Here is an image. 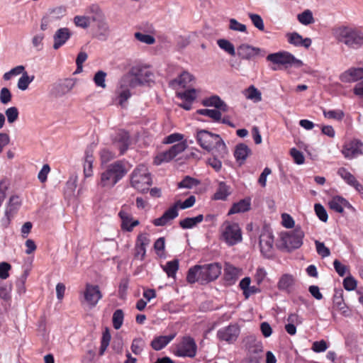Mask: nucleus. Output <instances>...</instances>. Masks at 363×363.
<instances>
[{
	"label": "nucleus",
	"instance_id": "nucleus-1",
	"mask_svg": "<svg viewBox=\"0 0 363 363\" xmlns=\"http://www.w3.org/2000/svg\"><path fill=\"white\" fill-rule=\"evenodd\" d=\"M222 266L219 262L195 265L187 273L186 280L190 284L199 282L206 284L216 280L221 274Z\"/></svg>",
	"mask_w": 363,
	"mask_h": 363
},
{
	"label": "nucleus",
	"instance_id": "nucleus-2",
	"mask_svg": "<svg viewBox=\"0 0 363 363\" xmlns=\"http://www.w3.org/2000/svg\"><path fill=\"white\" fill-rule=\"evenodd\" d=\"M127 173L121 161H116L108 164L101 173L99 185L103 188H113Z\"/></svg>",
	"mask_w": 363,
	"mask_h": 363
},
{
	"label": "nucleus",
	"instance_id": "nucleus-3",
	"mask_svg": "<svg viewBox=\"0 0 363 363\" xmlns=\"http://www.w3.org/2000/svg\"><path fill=\"white\" fill-rule=\"evenodd\" d=\"M335 38L350 48L358 49L363 46V33L357 28L342 26L335 31Z\"/></svg>",
	"mask_w": 363,
	"mask_h": 363
},
{
	"label": "nucleus",
	"instance_id": "nucleus-4",
	"mask_svg": "<svg viewBox=\"0 0 363 363\" xmlns=\"http://www.w3.org/2000/svg\"><path fill=\"white\" fill-rule=\"evenodd\" d=\"M131 186L141 193L149 190L152 185V178L147 167L144 164L138 165L132 172Z\"/></svg>",
	"mask_w": 363,
	"mask_h": 363
},
{
	"label": "nucleus",
	"instance_id": "nucleus-5",
	"mask_svg": "<svg viewBox=\"0 0 363 363\" xmlns=\"http://www.w3.org/2000/svg\"><path fill=\"white\" fill-rule=\"evenodd\" d=\"M267 60L274 64L282 66L284 69L289 67H301L303 65L301 60L296 58L288 52H278L267 55Z\"/></svg>",
	"mask_w": 363,
	"mask_h": 363
},
{
	"label": "nucleus",
	"instance_id": "nucleus-6",
	"mask_svg": "<svg viewBox=\"0 0 363 363\" xmlns=\"http://www.w3.org/2000/svg\"><path fill=\"white\" fill-rule=\"evenodd\" d=\"M151 75L152 73L146 69L140 66H134L130 69L128 74L122 78L121 82L128 83L130 86L135 87L143 84Z\"/></svg>",
	"mask_w": 363,
	"mask_h": 363
},
{
	"label": "nucleus",
	"instance_id": "nucleus-7",
	"mask_svg": "<svg viewBox=\"0 0 363 363\" xmlns=\"http://www.w3.org/2000/svg\"><path fill=\"white\" fill-rule=\"evenodd\" d=\"M303 233L300 229L281 234V245L287 250L291 251L300 247L303 243Z\"/></svg>",
	"mask_w": 363,
	"mask_h": 363
},
{
	"label": "nucleus",
	"instance_id": "nucleus-8",
	"mask_svg": "<svg viewBox=\"0 0 363 363\" xmlns=\"http://www.w3.org/2000/svg\"><path fill=\"white\" fill-rule=\"evenodd\" d=\"M196 352L197 345L194 340L190 336H184L177 345L174 354L177 357L193 358L196 356Z\"/></svg>",
	"mask_w": 363,
	"mask_h": 363
},
{
	"label": "nucleus",
	"instance_id": "nucleus-9",
	"mask_svg": "<svg viewBox=\"0 0 363 363\" xmlns=\"http://www.w3.org/2000/svg\"><path fill=\"white\" fill-rule=\"evenodd\" d=\"M259 248L262 255L267 259L274 256V236L269 230H264L259 236Z\"/></svg>",
	"mask_w": 363,
	"mask_h": 363
},
{
	"label": "nucleus",
	"instance_id": "nucleus-10",
	"mask_svg": "<svg viewBox=\"0 0 363 363\" xmlns=\"http://www.w3.org/2000/svg\"><path fill=\"white\" fill-rule=\"evenodd\" d=\"M186 147L185 142H179L172 145L167 151L159 154L155 159V163L159 165L162 162H168L183 152Z\"/></svg>",
	"mask_w": 363,
	"mask_h": 363
},
{
	"label": "nucleus",
	"instance_id": "nucleus-11",
	"mask_svg": "<svg viewBox=\"0 0 363 363\" xmlns=\"http://www.w3.org/2000/svg\"><path fill=\"white\" fill-rule=\"evenodd\" d=\"M225 241L230 246L242 240L241 229L238 223H226L223 232Z\"/></svg>",
	"mask_w": 363,
	"mask_h": 363
},
{
	"label": "nucleus",
	"instance_id": "nucleus-12",
	"mask_svg": "<svg viewBox=\"0 0 363 363\" xmlns=\"http://www.w3.org/2000/svg\"><path fill=\"white\" fill-rule=\"evenodd\" d=\"M240 333V328L239 325L237 323H234L220 328L217 333V336L220 340L231 344L237 340Z\"/></svg>",
	"mask_w": 363,
	"mask_h": 363
},
{
	"label": "nucleus",
	"instance_id": "nucleus-13",
	"mask_svg": "<svg viewBox=\"0 0 363 363\" xmlns=\"http://www.w3.org/2000/svg\"><path fill=\"white\" fill-rule=\"evenodd\" d=\"M218 138V135L206 130H200L196 133V140L199 145L207 151L213 150L214 141Z\"/></svg>",
	"mask_w": 363,
	"mask_h": 363
},
{
	"label": "nucleus",
	"instance_id": "nucleus-14",
	"mask_svg": "<svg viewBox=\"0 0 363 363\" xmlns=\"http://www.w3.org/2000/svg\"><path fill=\"white\" fill-rule=\"evenodd\" d=\"M84 298L89 306H96L99 301L102 298V294L99 286L86 284L84 292Z\"/></svg>",
	"mask_w": 363,
	"mask_h": 363
},
{
	"label": "nucleus",
	"instance_id": "nucleus-15",
	"mask_svg": "<svg viewBox=\"0 0 363 363\" xmlns=\"http://www.w3.org/2000/svg\"><path fill=\"white\" fill-rule=\"evenodd\" d=\"M363 143L359 140H353L343 146L342 153L347 159H353L363 153Z\"/></svg>",
	"mask_w": 363,
	"mask_h": 363
},
{
	"label": "nucleus",
	"instance_id": "nucleus-16",
	"mask_svg": "<svg viewBox=\"0 0 363 363\" xmlns=\"http://www.w3.org/2000/svg\"><path fill=\"white\" fill-rule=\"evenodd\" d=\"M72 35V33L68 28L57 29L53 35V49L57 50L64 45L71 38Z\"/></svg>",
	"mask_w": 363,
	"mask_h": 363
},
{
	"label": "nucleus",
	"instance_id": "nucleus-17",
	"mask_svg": "<svg viewBox=\"0 0 363 363\" xmlns=\"http://www.w3.org/2000/svg\"><path fill=\"white\" fill-rule=\"evenodd\" d=\"M337 174L348 185L353 187L359 194H363V186L345 168H340Z\"/></svg>",
	"mask_w": 363,
	"mask_h": 363
},
{
	"label": "nucleus",
	"instance_id": "nucleus-18",
	"mask_svg": "<svg viewBox=\"0 0 363 363\" xmlns=\"http://www.w3.org/2000/svg\"><path fill=\"white\" fill-rule=\"evenodd\" d=\"M179 215L177 204H174L169 209L164 211L162 216L158 218H155L152 223L155 226H164L169 221L176 218Z\"/></svg>",
	"mask_w": 363,
	"mask_h": 363
},
{
	"label": "nucleus",
	"instance_id": "nucleus-19",
	"mask_svg": "<svg viewBox=\"0 0 363 363\" xmlns=\"http://www.w3.org/2000/svg\"><path fill=\"white\" fill-rule=\"evenodd\" d=\"M118 216L121 220V229L124 231L131 232L140 223L138 220H133L131 214L124 209L119 211Z\"/></svg>",
	"mask_w": 363,
	"mask_h": 363
},
{
	"label": "nucleus",
	"instance_id": "nucleus-20",
	"mask_svg": "<svg viewBox=\"0 0 363 363\" xmlns=\"http://www.w3.org/2000/svg\"><path fill=\"white\" fill-rule=\"evenodd\" d=\"M261 50L258 48L252 47L247 44H242L237 48V54L244 60H250L253 57L258 55Z\"/></svg>",
	"mask_w": 363,
	"mask_h": 363
},
{
	"label": "nucleus",
	"instance_id": "nucleus-21",
	"mask_svg": "<svg viewBox=\"0 0 363 363\" xmlns=\"http://www.w3.org/2000/svg\"><path fill=\"white\" fill-rule=\"evenodd\" d=\"M74 86L72 79H66L53 85L52 93L57 97L62 96L69 92Z\"/></svg>",
	"mask_w": 363,
	"mask_h": 363
},
{
	"label": "nucleus",
	"instance_id": "nucleus-22",
	"mask_svg": "<svg viewBox=\"0 0 363 363\" xmlns=\"http://www.w3.org/2000/svg\"><path fill=\"white\" fill-rule=\"evenodd\" d=\"M113 143L116 147L119 149L120 154H124L128 150L130 143V135L128 133L125 131H120L116 136Z\"/></svg>",
	"mask_w": 363,
	"mask_h": 363
},
{
	"label": "nucleus",
	"instance_id": "nucleus-23",
	"mask_svg": "<svg viewBox=\"0 0 363 363\" xmlns=\"http://www.w3.org/2000/svg\"><path fill=\"white\" fill-rule=\"evenodd\" d=\"M205 106H212L220 112H227L229 109L228 106L217 95H213L209 98L205 99L203 102Z\"/></svg>",
	"mask_w": 363,
	"mask_h": 363
},
{
	"label": "nucleus",
	"instance_id": "nucleus-24",
	"mask_svg": "<svg viewBox=\"0 0 363 363\" xmlns=\"http://www.w3.org/2000/svg\"><path fill=\"white\" fill-rule=\"evenodd\" d=\"M241 269L230 263H225L224 268V279L229 284H234L240 275Z\"/></svg>",
	"mask_w": 363,
	"mask_h": 363
},
{
	"label": "nucleus",
	"instance_id": "nucleus-25",
	"mask_svg": "<svg viewBox=\"0 0 363 363\" xmlns=\"http://www.w3.org/2000/svg\"><path fill=\"white\" fill-rule=\"evenodd\" d=\"M296 283V279L292 274H283L277 284V287L281 291L290 292Z\"/></svg>",
	"mask_w": 363,
	"mask_h": 363
},
{
	"label": "nucleus",
	"instance_id": "nucleus-26",
	"mask_svg": "<svg viewBox=\"0 0 363 363\" xmlns=\"http://www.w3.org/2000/svg\"><path fill=\"white\" fill-rule=\"evenodd\" d=\"M250 154L251 150L245 143H240L236 145L234 156L240 165L245 162Z\"/></svg>",
	"mask_w": 363,
	"mask_h": 363
},
{
	"label": "nucleus",
	"instance_id": "nucleus-27",
	"mask_svg": "<svg viewBox=\"0 0 363 363\" xmlns=\"http://www.w3.org/2000/svg\"><path fill=\"white\" fill-rule=\"evenodd\" d=\"M175 335V334H172L156 337L151 342V347L156 351L161 350L174 338Z\"/></svg>",
	"mask_w": 363,
	"mask_h": 363
},
{
	"label": "nucleus",
	"instance_id": "nucleus-28",
	"mask_svg": "<svg viewBox=\"0 0 363 363\" xmlns=\"http://www.w3.org/2000/svg\"><path fill=\"white\" fill-rule=\"evenodd\" d=\"M342 80L347 82H354L363 79V67L351 68L342 76Z\"/></svg>",
	"mask_w": 363,
	"mask_h": 363
},
{
	"label": "nucleus",
	"instance_id": "nucleus-29",
	"mask_svg": "<svg viewBox=\"0 0 363 363\" xmlns=\"http://www.w3.org/2000/svg\"><path fill=\"white\" fill-rule=\"evenodd\" d=\"M194 79V76L189 72H183L177 79H174L169 82V86L174 88L179 85L183 88L186 87Z\"/></svg>",
	"mask_w": 363,
	"mask_h": 363
},
{
	"label": "nucleus",
	"instance_id": "nucleus-30",
	"mask_svg": "<svg viewBox=\"0 0 363 363\" xmlns=\"http://www.w3.org/2000/svg\"><path fill=\"white\" fill-rule=\"evenodd\" d=\"M251 200L250 198H245L233 203L231 208L229 210L228 214H235L238 213H244L250 209Z\"/></svg>",
	"mask_w": 363,
	"mask_h": 363
},
{
	"label": "nucleus",
	"instance_id": "nucleus-31",
	"mask_svg": "<svg viewBox=\"0 0 363 363\" xmlns=\"http://www.w3.org/2000/svg\"><path fill=\"white\" fill-rule=\"evenodd\" d=\"M86 13L88 16H89L90 21L95 22L96 23L106 18L102 9L97 4L91 5L88 8Z\"/></svg>",
	"mask_w": 363,
	"mask_h": 363
},
{
	"label": "nucleus",
	"instance_id": "nucleus-32",
	"mask_svg": "<svg viewBox=\"0 0 363 363\" xmlns=\"http://www.w3.org/2000/svg\"><path fill=\"white\" fill-rule=\"evenodd\" d=\"M55 11H57L59 14L64 13L65 10L62 7L53 9L50 11L49 13L43 16L40 23V30L43 31L46 30L50 25L55 21V16L52 15Z\"/></svg>",
	"mask_w": 363,
	"mask_h": 363
},
{
	"label": "nucleus",
	"instance_id": "nucleus-33",
	"mask_svg": "<svg viewBox=\"0 0 363 363\" xmlns=\"http://www.w3.org/2000/svg\"><path fill=\"white\" fill-rule=\"evenodd\" d=\"M330 208L337 213H342L344 211V208L346 207H350V203L345 199L336 196L334 197L329 202Z\"/></svg>",
	"mask_w": 363,
	"mask_h": 363
},
{
	"label": "nucleus",
	"instance_id": "nucleus-34",
	"mask_svg": "<svg viewBox=\"0 0 363 363\" xmlns=\"http://www.w3.org/2000/svg\"><path fill=\"white\" fill-rule=\"evenodd\" d=\"M333 306L343 315H348V308L346 306L342 297V291L336 292L333 296Z\"/></svg>",
	"mask_w": 363,
	"mask_h": 363
},
{
	"label": "nucleus",
	"instance_id": "nucleus-35",
	"mask_svg": "<svg viewBox=\"0 0 363 363\" xmlns=\"http://www.w3.org/2000/svg\"><path fill=\"white\" fill-rule=\"evenodd\" d=\"M203 220V216L202 214H199L196 217L193 218H186L179 221V225L183 229H190L197 224L201 223Z\"/></svg>",
	"mask_w": 363,
	"mask_h": 363
},
{
	"label": "nucleus",
	"instance_id": "nucleus-36",
	"mask_svg": "<svg viewBox=\"0 0 363 363\" xmlns=\"http://www.w3.org/2000/svg\"><path fill=\"white\" fill-rule=\"evenodd\" d=\"M230 187L224 182H220L218 188L213 195V199L216 200H225L230 195Z\"/></svg>",
	"mask_w": 363,
	"mask_h": 363
},
{
	"label": "nucleus",
	"instance_id": "nucleus-37",
	"mask_svg": "<svg viewBox=\"0 0 363 363\" xmlns=\"http://www.w3.org/2000/svg\"><path fill=\"white\" fill-rule=\"evenodd\" d=\"M213 149L218 153L217 156L220 158H224L228 154L227 147L223 140L218 135V138H216L214 141Z\"/></svg>",
	"mask_w": 363,
	"mask_h": 363
},
{
	"label": "nucleus",
	"instance_id": "nucleus-38",
	"mask_svg": "<svg viewBox=\"0 0 363 363\" xmlns=\"http://www.w3.org/2000/svg\"><path fill=\"white\" fill-rule=\"evenodd\" d=\"M97 30L99 32L98 38L100 40H105L110 33V28L106 19L104 18L101 21L96 23Z\"/></svg>",
	"mask_w": 363,
	"mask_h": 363
},
{
	"label": "nucleus",
	"instance_id": "nucleus-39",
	"mask_svg": "<svg viewBox=\"0 0 363 363\" xmlns=\"http://www.w3.org/2000/svg\"><path fill=\"white\" fill-rule=\"evenodd\" d=\"M245 91L247 99L252 100L255 103L262 101V94L255 86L251 85Z\"/></svg>",
	"mask_w": 363,
	"mask_h": 363
},
{
	"label": "nucleus",
	"instance_id": "nucleus-40",
	"mask_svg": "<svg viewBox=\"0 0 363 363\" xmlns=\"http://www.w3.org/2000/svg\"><path fill=\"white\" fill-rule=\"evenodd\" d=\"M218 47L225 51L231 56L236 55L235 49L233 43L226 39H218L217 40Z\"/></svg>",
	"mask_w": 363,
	"mask_h": 363
},
{
	"label": "nucleus",
	"instance_id": "nucleus-41",
	"mask_svg": "<svg viewBox=\"0 0 363 363\" xmlns=\"http://www.w3.org/2000/svg\"><path fill=\"white\" fill-rule=\"evenodd\" d=\"M162 268L169 277H174L179 269V261L178 259H174L167 262Z\"/></svg>",
	"mask_w": 363,
	"mask_h": 363
},
{
	"label": "nucleus",
	"instance_id": "nucleus-42",
	"mask_svg": "<svg viewBox=\"0 0 363 363\" xmlns=\"http://www.w3.org/2000/svg\"><path fill=\"white\" fill-rule=\"evenodd\" d=\"M197 113L203 116H208L215 121H220L221 120V112L216 109H199Z\"/></svg>",
	"mask_w": 363,
	"mask_h": 363
},
{
	"label": "nucleus",
	"instance_id": "nucleus-43",
	"mask_svg": "<svg viewBox=\"0 0 363 363\" xmlns=\"http://www.w3.org/2000/svg\"><path fill=\"white\" fill-rule=\"evenodd\" d=\"M33 79L34 76L29 77L27 72H24L18 81L17 86L22 91L26 90Z\"/></svg>",
	"mask_w": 363,
	"mask_h": 363
},
{
	"label": "nucleus",
	"instance_id": "nucleus-44",
	"mask_svg": "<svg viewBox=\"0 0 363 363\" xmlns=\"http://www.w3.org/2000/svg\"><path fill=\"white\" fill-rule=\"evenodd\" d=\"M124 319V313L123 310L117 309L114 311L112 317L113 326L116 330L121 328Z\"/></svg>",
	"mask_w": 363,
	"mask_h": 363
},
{
	"label": "nucleus",
	"instance_id": "nucleus-45",
	"mask_svg": "<svg viewBox=\"0 0 363 363\" xmlns=\"http://www.w3.org/2000/svg\"><path fill=\"white\" fill-rule=\"evenodd\" d=\"M93 161L92 151L89 150H86L84 169L86 177H90L91 175Z\"/></svg>",
	"mask_w": 363,
	"mask_h": 363
},
{
	"label": "nucleus",
	"instance_id": "nucleus-46",
	"mask_svg": "<svg viewBox=\"0 0 363 363\" xmlns=\"http://www.w3.org/2000/svg\"><path fill=\"white\" fill-rule=\"evenodd\" d=\"M21 205V201L18 196H12L9 199L8 207L6 209V214H14L17 208Z\"/></svg>",
	"mask_w": 363,
	"mask_h": 363
},
{
	"label": "nucleus",
	"instance_id": "nucleus-47",
	"mask_svg": "<svg viewBox=\"0 0 363 363\" xmlns=\"http://www.w3.org/2000/svg\"><path fill=\"white\" fill-rule=\"evenodd\" d=\"M121 83H123L121 82ZM123 84H121V90L118 91V104L121 106L123 107L125 103L130 97L131 94L128 88H123Z\"/></svg>",
	"mask_w": 363,
	"mask_h": 363
},
{
	"label": "nucleus",
	"instance_id": "nucleus-48",
	"mask_svg": "<svg viewBox=\"0 0 363 363\" xmlns=\"http://www.w3.org/2000/svg\"><path fill=\"white\" fill-rule=\"evenodd\" d=\"M106 73L102 70H99L96 72L93 79L97 86L105 89L106 87Z\"/></svg>",
	"mask_w": 363,
	"mask_h": 363
},
{
	"label": "nucleus",
	"instance_id": "nucleus-49",
	"mask_svg": "<svg viewBox=\"0 0 363 363\" xmlns=\"http://www.w3.org/2000/svg\"><path fill=\"white\" fill-rule=\"evenodd\" d=\"M177 96L182 99L192 103L196 97V89H191L186 90L184 92H177Z\"/></svg>",
	"mask_w": 363,
	"mask_h": 363
},
{
	"label": "nucleus",
	"instance_id": "nucleus-50",
	"mask_svg": "<svg viewBox=\"0 0 363 363\" xmlns=\"http://www.w3.org/2000/svg\"><path fill=\"white\" fill-rule=\"evenodd\" d=\"M134 36L138 41L147 45H152L155 43V38L149 34L137 32L134 34Z\"/></svg>",
	"mask_w": 363,
	"mask_h": 363
},
{
	"label": "nucleus",
	"instance_id": "nucleus-51",
	"mask_svg": "<svg viewBox=\"0 0 363 363\" xmlns=\"http://www.w3.org/2000/svg\"><path fill=\"white\" fill-rule=\"evenodd\" d=\"M323 115L325 118L329 119H335L337 121H341L344 117V113L341 110H323Z\"/></svg>",
	"mask_w": 363,
	"mask_h": 363
},
{
	"label": "nucleus",
	"instance_id": "nucleus-52",
	"mask_svg": "<svg viewBox=\"0 0 363 363\" xmlns=\"http://www.w3.org/2000/svg\"><path fill=\"white\" fill-rule=\"evenodd\" d=\"M90 18L88 16H76L74 18V24L82 28H87L90 26Z\"/></svg>",
	"mask_w": 363,
	"mask_h": 363
},
{
	"label": "nucleus",
	"instance_id": "nucleus-53",
	"mask_svg": "<svg viewBox=\"0 0 363 363\" xmlns=\"http://www.w3.org/2000/svg\"><path fill=\"white\" fill-rule=\"evenodd\" d=\"M298 20L303 25H308L313 21V14L311 11L306 10L298 15Z\"/></svg>",
	"mask_w": 363,
	"mask_h": 363
},
{
	"label": "nucleus",
	"instance_id": "nucleus-54",
	"mask_svg": "<svg viewBox=\"0 0 363 363\" xmlns=\"http://www.w3.org/2000/svg\"><path fill=\"white\" fill-rule=\"evenodd\" d=\"M199 184V182L189 177V176H186L183 179L182 181H181L179 184H178V187L179 188H186V189H191L194 186H196Z\"/></svg>",
	"mask_w": 363,
	"mask_h": 363
},
{
	"label": "nucleus",
	"instance_id": "nucleus-55",
	"mask_svg": "<svg viewBox=\"0 0 363 363\" xmlns=\"http://www.w3.org/2000/svg\"><path fill=\"white\" fill-rule=\"evenodd\" d=\"M249 18L255 27L262 31L264 30V21L259 15L256 13H249Z\"/></svg>",
	"mask_w": 363,
	"mask_h": 363
},
{
	"label": "nucleus",
	"instance_id": "nucleus-56",
	"mask_svg": "<svg viewBox=\"0 0 363 363\" xmlns=\"http://www.w3.org/2000/svg\"><path fill=\"white\" fill-rule=\"evenodd\" d=\"M144 345L145 342L142 338L134 339L130 347L133 353H134L136 355L140 354L143 351Z\"/></svg>",
	"mask_w": 363,
	"mask_h": 363
},
{
	"label": "nucleus",
	"instance_id": "nucleus-57",
	"mask_svg": "<svg viewBox=\"0 0 363 363\" xmlns=\"http://www.w3.org/2000/svg\"><path fill=\"white\" fill-rule=\"evenodd\" d=\"M357 280L350 274L343 280V286L347 291H353L357 288Z\"/></svg>",
	"mask_w": 363,
	"mask_h": 363
},
{
	"label": "nucleus",
	"instance_id": "nucleus-58",
	"mask_svg": "<svg viewBox=\"0 0 363 363\" xmlns=\"http://www.w3.org/2000/svg\"><path fill=\"white\" fill-rule=\"evenodd\" d=\"M7 121L9 123H14L18 118V111L16 107L12 106L7 108L5 111Z\"/></svg>",
	"mask_w": 363,
	"mask_h": 363
},
{
	"label": "nucleus",
	"instance_id": "nucleus-59",
	"mask_svg": "<svg viewBox=\"0 0 363 363\" xmlns=\"http://www.w3.org/2000/svg\"><path fill=\"white\" fill-rule=\"evenodd\" d=\"M45 35L43 33H38L33 37L32 45L35 48H36L37 50H41L43 49V41Z\"/></svg>",
	"mask_w": 363,
	"mask_h": 363
},
{
	"label": "nucleus",
	"instance_id": "nucleus-60",
	"mask_svg": "<svg viewBox=\"0 0 363 363\" xmlns=\"http://www.w3.org/2000/svg\"><path fill=\"white\" fill-rule=\"evenodd\" d=\"M196 202V198L194 196H190L184 201L181 202L180 201H177L174 204H177V208L179 207L182 209H186L192 207Z\"/></svg>",
	"mask_w": 363,
	"mask_h": 363
},
{
	"label": "nucleus",
	"instance_id": "nucleus-61",
	"mask_svg": "<svg viewBox=\"0 0 363 363\" xmlns=\"http://www.w3.org/2000/svg\"><path fill=\"white\" fill-rule=\"evenodd\" d=\"M11 286L3 284L0 285V298L4 301H9L11 299Z\"/></svg>",
	"mask_w": 363,
	"mask_h": 363
},
{
	"label": "nucleus",
	"instance_id": "nucleus-62",
	"mask_svg": "<svg viewBox=\"0 0 363 363\" xmlns=\"http://www.w3.org/2000/svg\"><path fill=\"white\" fill-rule=\"evenodd\" d=\"M11 269V265L6 262L0 263V279H6L9 277V271Z\"/></svg>",
	"mask_w": 363,
	"mask_h": 363
},
{
	"label": "nucleus",
	"instance_id": "nucleus-63",
	"mask_svg": "<svg viewBox=\"0 0 363 363\" xmlns=\"http://www.w3.org/2000/svg\"><path fill=\"white\" fill-rule=\"evenodd\" d=\"M11 93L10 90L4 87L0 91V101L3 104H7L11 100Z\"/></svg>",
	"mask_w": 363,
	"mask_h": 363
},
{
	"label": "nucleus",
	"instance_id": "nucleus-64",
	"mask_svg": "<svg viewBox=\"0 0 363 363\" xmlns=\"http://www.w3.org/2000/svg\"><path fill=\"white\" fill-rule=\"evenodd\" d=\"M229 28L230 30H235V31H240V32H245L247 30L245 25L239 23L235 18L230 19Z\"/></svg>",
	"mask_w": 363,
	"mask_h": 363
}]
</instances>
